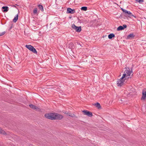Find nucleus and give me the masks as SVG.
Returning <instances> with one entry per match:
<instances>
[{
    "label": "nucleus",
    "instance_id": "nucleus-10",
    "mask_svg": "<svg viewBox=\"0 0 146 146\" xmlns=\"http://www.w3.org/2000/svg\"><path fill=\"white\" fill-rule=\"evenodd\" d=\"M2 9H3L2 11L4 12H7L9 10V7L7 6H3L2 7Z\"/></svg>",
    "mask_w": 146,
    "mask_h": 146
},
{
    "label": "nucleus",
    "instance_id": "nucleus-24",
    "mask_svg": "<svg viewBox=\"0 0 146 146\" xmlns=\"http://www.w3.org/2000/svg\"><path fill=\"white\" fill-rule=\"evenodd\" d=\"M136 1L139 3H141L143 1V0H136Z\"/></svg>",
    "mask_w": 146,
    "mask_h": 146
},
{
    "label": "nucleus",
    "instance_id": "nucleus-27",
    "mask_svg": "<svg viewBox=\"0 0 146 146\" xmlns=\"http://www.w3.org/2000/svg\"><path fill=\"white\" fill-rule=\"evenodd\" d=\"M2 130L1 129H0V133H1Z\"/></svg>",
    "mask_w": 146,
    "mask_h": 146
},
{
    "label": "nucleus",
    "instance_id": "nucleus-7",
    "mask_svg": "<svg viewBox=\"0 0 146 146\" xmlns=\"http://www.w3.org/2000/svg\"><path fill=\"white\" fill-rule=\"evenodd\" d=\"M82 112L84 113V114L88 116L91 117L92 116V114L91 112H90L86 110H83L82 111Z\"/></svg>",
    "mask_w": 146,
    "mask_h": 146
},
{
    "label": "nucleus",
    "instance_id": "nucleus-12",
    "mask_svg": "<svg viewBox=\"0 0 146 146\" xmlns=\"http://www.w3.org/2000/svg\"><path fill=\"white\" fill-rule=\"evenodd\" d=\"M29 107L31 108L34 110H36L38 109V108L36 106L33 104H31L29 105Z\"/></svg>",
    "mask_w": 146,
    "mask_h": 146
},
{
    "label": "nucleus",
    "instance_id": "nucleus-1",
    "mask_svg": "<svg viewBox=\"0 0 146 146\" xmlns=\"http://www.w3.org/2000/svg\"><path fill=\"white\" fill-rule=\"evenodd\" d=\"M44 116L46 118L52 120L61 119L63 117L61 115L55 113H46Z\"/></svg>",
    "mask_w": 146,
    "mask_h": 146
},
{
    "label": "nucleus",
    "instance_id": "nucleus-21",
    "mask_svg": "<svg viewBox=\"0 0 146 146\" xmlns=\"http://www.w3.org/2000/svg\"><path fill=\"white\" fill-rule=\"evenodd\" d=\"M121 10L123 12H125V14L126 13H127L128 11H127L126 10H125L124 9H123V8H121Z\"/></svg>",
    "mask_w": 146,
    "mask_h": 146
},
{
    "label": "nucleus",
    "instance_id": "nucleus-28",
    "mask_svg": "<svg viewBox=\"0 0 146 146\" xmlns=\"http://www.w3.org/2000/svg\"><path fill=\"white\" fill-rule=\"evenodd\" d=\"M13 6L14 7H16V6Z\"/></svg>",
    "mask_w": 146,
    "mask_h": 146
},
{
    "label": "nucleus",
    "instance_id": "nucleus-15",
    "mask_svg": "<svg viewBox=\"0 0 146 146\" xmlns=\"http://www.w3.org/2000/svg\"><path fill=\"white\" fill-rule=\"evenodd\" d=\"M126 15H128L130 17H134V16L131 14V13L130 11H128L127 13H125Z\"/></svg>",
    "mask_w": 146,
    "mask_h": 146
},
{
    "label": "nucleus",
    "instance_id": "nucleus-4",
    "mask_svg": "<svg viewBox=\"0 0 146 146\" xmlns=\"http://www.w3.org/2000/svg\"><path fill=\"white\" fill-rule=\"evenodd\" d=\"M127 68H125V69H126V70H125V71L124 72H125V73L126 74V77L127 76L129 77L131 75V76L130 77V78H131V76H133V74L132 70L131 69V70H130L129 68H128V70H127Z\"/></svg>",
    "mask_w": 146,
    "mask_h": 146
},
{
    "label": "nucleus",
    "instance_id": "nucleus-19",
    "mask_svg": "<svg viewBox=\"0 0 146 146\" xmlns=\"http://www.w3.org/2000/svg\"><path fill=\"white\" fill-rule=\"evenodd\" d=\"M37 8H35L34 9L33 11V13L34 14H36L37 13Z\"/></svg>",
    "mask_w": 146,
    "mask_h": 146
},
{
    "label": "nucleus",
    "instance_id": "nucleus-11",
    "mask_svg": "<svg viewBox=\"0 0 146 146\" xmlns=\"http://www.w3.org/2000/svg\"><path fill=\"white\" fill-rule=\"evenodd\" d=\"M135 36L133 34H130L127 36V39H132Z\"/></svg>",
    "mask_w": 146,
    "mask_h": 146
},
{
    "label": "nucleus",
    "instance_id": "nucleus-5",
    "mask_svg": "<svg viewBox=\"0 0 146 146\" xmlns=\"http://www.w3.org/2000/svg\"><path fill=\"white\" fill-rule=\"evenodd\" d=\"M72 27L73 29L75 30L77 32H79L81 31V27H77L74 24H73L72 25Z\"/></svg>",
    "mask_w": 146,
    "mask_h": 146
},
{
    "label": "nucleus",
    "instance_id": "nucleus-16",
    "mask_svg": "<svg viewBox=\"0 0 146 146\" xmlns=\"http://www.w3.org/2000/svg\"><path fill=\"white\" fill-rule=\"evenodd\" d=\"M18 15H17V16L14 17V19H13V21L14 22V23L16 22L17 21V20L18 19Z\"/></svg>",
    "mask_w": 146,
    "mask_h": 146
},
{
    "label": "nucleus",
    "instance_id": "nucleus-2",
    "mask_svg": "<svg viewBox=\"0 0 146 146\" xmlns=\"http://www.w3.org/2000/svg\"><path fill=\"white\" fill-rule=\"evenodd\" d=\"M126 74L125 72H124L122 76L120 79H119L118 81H117V84L118 86H121L124 83L125 81V80L126 79Z\"/></svg>",
    "mask_w": 146,
    "mask_h": 146
},
{
    "label": "nucleus",
    "instance_id": "nucleus-18",
    "mask_svg": "<svg viewBox=\"0 0 146 146\" xmlns=\"http://www.w3.org/2000/svg\"><path fill=\"white\" fill-rule=\"evenodd\" d=\"M87 9V7H83L81 8V10H82L86 11Z\"/></svg>",
    "mask_w": 146,
    "mask_h": 146
},
{
    "label": "nucleus",
    "instance_id": "nucleus-22",
    "mask_svg": "<svg viewBox=\"0 0 146 146\" xmlns=\"http://www.w3.org/2000/svg\"><path fill=\"white\" fill-rule=\"evenodd\" d=\"M68 115L69 116H71L72 117H73L74 116V114L71 113H70V114H68Z\"/></svg>",
    "mask_w": 146,
    "mask_h": 146
},
{
    "label": "nucleus",
    "instance_id": "nucleus-9",
    "mask_svg": "<svg viewBox=\"0 0 146 146\" xmlns=\"http://www.w3.org/2000/svg\"><path fill=\"white\" fill-rule=\"evenodd\" d=\"M67 12L68 13L74 14L75 13V11L74 9H72L70 8H68L67 9Z\"/></svg>",
    "mask_w": 146,
    "mask_h": 146
},
{
    "label": "nucleus",
    "instance_id": "nucleus-3",
    "mask_svg": "<svg viewBox=\"0 0 146 146\" xmlns=\"http://www.w3.org/2000/svg\"><path fill=\"white\" fill-rule=\"evenodd\" d=\"M25 46L34 54H37V52L36 49L32 45H26Z\"/></svg>",
    "mask_w": 146,
    "mask_h": 146
},
{
    "label": "nucleus",
    "instance_id": "nucleus-8",
    "mask_svg": "<svg viewBox=\"0 0 146 146\" xmlns=\"http://www.w3.org/2000/svg\"><path fill=\"white\" fill-rule=\"evenodd\" d=\"M127 27V26L126 25H123V26H119L117 29V30L118 31L122 30L126 28Z\"/></svg>",
    "mask_w": 146,
    "mask_h": 146
},
{
    "label": "nucleus",
    "instance_id": "nucleus-13",
    "mask_svg": "<svg viewBox=\"0 0 146 146\" xmlns=\"http://www.w3.org/2000/svg\"><path fill=\"white\" fill-rule=\"evenodd\" d=\"M115 36L113 33H111L109 34L108 36V37L109 39H111L113 38Z\"/></svg>",
    "mask_w": 146,
    "mask_h": 146
},
{
    "label": "nucleus",
    "instance_id": "nucleus-25",
    "mask_svg": "<svg viewBox=\"0 0 146 146\" xmlns=\"http://www.w3.org/2000/svg\"><path fill=\"white\" fill-rule=\"evenodd\" d=\"M70 46L71 47V48H72V46L73 45V44L72 43H71L69 44Z\"/></svg>",
    "mask_w": 146,
    "mask_h": 146
},
{
    "label": "nucleus",
    "instance_id": "nucleus-20",
    "mask_svg": "<svg viewBox=\"0 0 146 146\" xmlns=\"http://www.w3.org/2000/svg\"><path fill=\"white\" fill-rule=\"evenodd\" d=\"M1 133L3 134L4 135H6L7 134L5 132V131H4L3 130H2Z\"/></svg>",
    "mask_w": 146,
    "mask_h": 146
},
{
    "label": "nucleus",
    "instance_id": "nucleus-17",
    "mask_svg": "<svg viewBox=\"0 0 146 146\" xmlns=\"http://www.w3.org/2000/svg\"><path fill=\"white\" fill-rule=\"evenodd\" d=\"M39 8L42 11H44L43 7L42 5H39L38 6Z\"/></svg>",
    "mask_w": 146,
    "mask_h": 146
},
{
    "label": "nucleus",
    "instance_id": "nucleus-26",
    "mask_svg": "<svg viewBox=\"0 0 146 146\" xmlns=\"http://www.w3.org/2000/svg\"><path fill=\"white\" fill-rule=\"evenodd\" d=\"M64 113L65 114H67V115H68V114H70V113H69V112H67V111H65V112H64Z\"/></svg>",
    "mask_w": 146,
    "mask_h": 146
},
{
    "label": "nucleus",
    "instance_id": "nucleus-14",
    "mask_svg": "<svg viewBox=\"0 0 146 146\" xmlns=\"http://www.w3.org/2000/svg\"><path fill=\"white\" fill-rule=\"evenodd\" d=\"M94 105L96 106L98 109L101 108V106L99 103H97L96 104H94Z\"/></svg>",
    "mask_w": 146,
    "mask_h": 146
},
{
    "label": "nucleus",
    "instance_id": "nucleus-23",
    "mask_svg": "<svg viewBox=\"0 0 146 146\" xmlns=\"http://www.w3.org/2000/svg\"><path fill=\"white\" fill-rule=\"evenodd\" d=\"M5 33V32H3L0 33V36H1L3 35H4Z\"/></svg>",
    "mask_w": 146,
    "mask_h": 146
},
{
    "label": "nucleus",
    "instance_id": "nucleus-29",
    "mask_svg": "<svg viewBox=\"0 0 146 146\" xmlns=\"http://www.w3.org/2000/svg\"><path fill=\"white\" fill-rule=\"evenodd\" d=\"M52 25V23H51V24H50L51 25Z\"/></svg>",
    "mask_w": 146,
    "mask_h": 146
},
{
    "label": "nucleus",
    "instance_id": "nucleus-6",
    "mask_svg": "<svg viewBox=\"0 0 146 146\" xmlns=\"http://www.w3.org/2000/svg\"><path fill=\"white\" fill-rule=\"evenodd\" d=\"M146 98V89L144 88L142 90V96L141 98V100H145Z\"/></svg>",
    "mask_w": 146,
    "mask_h": 146
}]
</instances>
